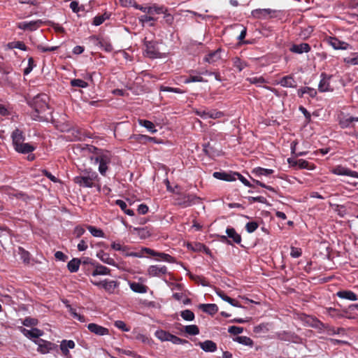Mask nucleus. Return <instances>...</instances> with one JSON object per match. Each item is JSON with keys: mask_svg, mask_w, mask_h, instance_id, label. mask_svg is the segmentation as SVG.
Listing matches in <instances>:
<instances>
[{"mask_svg": "<svg viewBox=\"0 0 358 358\" xmlns=\"http://www.w3.org/2000/svg\"><path fill=\"white\" fill-rule=\"evenodd\" d=\"M85 153L92 154L89 158L94 164H99V172L103 176H105L108 169V166L111 163L112 155L106 150L99 149L94 145H85L82 148Z\"/></svg>", "mask_w": 358, "mask_h": 358, "instance_id": "f257e3e1", "label": "nucleus"}, {"mask_svg": "<svg viewBox=\"0 0 358 358\" xmlns=\"http://www.w3.org/2000/svg\"><path fill=\"white\" fill-rule=\"evenodd\" d=\"M48 97L46 94H38L27 101L33 109L30 113L31 118L35 121H48L51 113L48 104Z\"/></svg>", "mask_w": 358, "mask_h": 358, "instance_id": "f03ea898", "label": "nucleus"}, {"mask_svg": "<svg viewBox=\"0 0 358 358\" xmlns=\"http://www.w3.org/2000/svg\"><path fill=\"white\" fill-rule=\"evenodd\" d=\"M99 179L96 172L91 169H85L82 171L81 175L74 178V182L83 187H95V181Z\"/></svg>", "mask_w": 358, "mask_h": 358, "instance_id": "7ed1b4c3", "label": "nucleus"}, {"mask_svg": "<svg viewBox=\"0 0 358 358\" xmlns=\"http://www.w3.org/2000/svg\"><path fill=\"white\" fill-rule=\"evenodd\" d=\"M144 45L145 47V54L149 58H157L159 57V52L157 48V43L148 37L144 38Z\"/></svg>", "mask_w": 358, "mask_h": 358, "instance_id": "20e7f679", "label": "nucleus"}, {"mask_svg": "<svg viewBox=\"0 0 358 358\" xmlns=\"http://www.w3.org/2000/svg\"><path fill=\"white\" fill-rule=\"evenodd\" d=\"M278 12V10L271 8H258L252 10L251 15L254 18L256 19L266 20L268 18L277 17L276 14Z\"/></svg>", "mask_w": 358, "mask_h": 358, "instance_id": "39448f33", "label": "nucleus"}, {"mask_svg": "<svg viewBox=\"0 0 358 358\" xmlns=\"http://www.w3.org/2000/svg\"><path fill=\"white\" fill-rule=\"evenodd\" d=\"M276 337L282 341L294 343L296 344L302 343V338L294 333L286 331H282L276 334Z\"/></svg>", "mask_w": 358, "mask_h": 358, "instance_id": "423d86ee", "label": "nucleus"}, {"mask_svg": "<svg viewBox=\"0 0 358 358\" xmlns=\"http://www.w3.org/2000/svg\"><path fill=\"white\" fill-rule=\"evenodd\" d=\"M34 342L38 345L37 351L41 354L49 353L57 347L55 343L43 339H36Z\"/></svg>", "mask_w": 358, "mask_h": 358, "instance_id": "0eeeda50", "label": "nucleus"}, {"mask_svg": "<svg viewBox=\"0 0 358 358\" xmlns=\"http://www.w3.org/2000/svg\"><path fill=\"white\" fill-rule=\"evenodd\" d=\"M167 273L168 268L164 265H151L147 270V274L150 277H161Z\"/></svg>", "mask_w": 358, "mask_h": 358, "instance_id": "6e6552de", "label": "nucleus"}, {"mask_svg": "<svg viewBox=\"0 0 358 358\" xmlns=\"http://www.w3.org/2000/svg\"><path fill=\"white\" fill-rule=\"evenodd\" d=\"M134 7L138 10L143 11V13H146L148 14H161L162 13H165L166 11V8L164 6H159L156 4H154L152 6L145 7L137 3H134Z\"/></svg>", "mask_w": 358, "mask_h": 358, "instance_id": "1a4fd4ad", "label": "nucleus"}, {"mask_svg": "<svg viewBox=\"0 0 358 358\" xmlns=\"http://www.w3.org/2000/svg\"><path fill=\"white\" fill-rule=\"evenodd\" d=\"M43 22L41 20H33L30 22H19L17 25V28L22 30H28L30 31H33L38 29L42 24Z\"/></svg>", "mask_w": 358, "mask_h": 358, "instance_id": "9d476101", "label": "nucleus"}, {"mask_svg": "<svg viewBox=\"0 0 358 358\" xmlns=\"http://www.w3.org/2000/svg\"><path fill=\"white\" fill-rule=\"evenodd\" d=\"M331 172L338 176H347L352 178H358V172L352 171L350 169L343 166H337L334 168Z\"/></svg>", "mask_w": 358, "mask_h": 358, "instance_id": "9b49d317", "label": "nucleus"}, {"mask_svg": "<svg viewBox=\"0 0 358 358\" xmlns=\"http://www.w3.org/2000/svg\"><path fill=\"white\" fill-rule=\"evenodd\" d=\"M327 41L335 50H348L350 47L348 43L340 41L335 37H329L327 38Z\"/></svg>", "mask_w": 358, "mask_h": 358, "instance_id": "f8f14e48", "label": "nucleus"}, {"mask_svg": "<svg viewBox=\"0 0 358 358\" xmlns=\"http://www.w3.org/2000/svg\"><path fill=\"white\" fill-rule=\"evenodd\" d=\"M111 248L114 250L122 252V253L124 255L128 256V257H142L141 255H139L137 252H128V250H129L128 246L122 245L120 243L113 242L111 243Z\"/></svg>", "mask_w": 358, "mask_h": 358, "instance_id": "ddd939ff", "label": "nucleus"}, {"mask_svg": "<svg viewBox=\"0 0 358 358\" xmlns=\"http://www.w3.org/2000/svg\"><path fill=\"white\" fill-rule=\"evenodd\" d=\"M20 331L24 336L30 339H40L39 337L43 335V331L37 328H32L31 329L29 330L25 328L20 327Z\"/></svg>", "mask_w": 358, "mask_h": 358, "instance_id": "4468645a", "label": "nucleus"}, {"mask_svg": "<svg viewBox=\"0 0 358 358\" xmlns=\"http://www.w3.org/2000/svg\"><path fill=\"white\" fill-rule=\"evenodd\" d=\"M88 330L97 336L109 335L108 329L95 323H90L87 325Z\"/></svg>", "mask_w": 358, "mask_h": 358, "instance_id": "2eb2a0df", "label": "nucleus"}, {"mask_svg": "<svg viewBox=\"0 0 358 358\" xmlns=\"http://www.w3.org/2000/svg\"><path fill=\"white\" fill-rule=\"evenodd\" d=\"M222 49L218 48L217 50L209 52L203 59L204 62L208 64H214L221 59Z\"/></svg>", "mask_w": 358, "mask_h": 358, "instance_id": "dca6fc26", "label": "nucleus"}, {"mask_svg": "<svg viewBox=\"0 0 358 358\" xmlns=\"http://www.w3.org/2000/svg\"><path fill=\"white\" fill-rule=\"evenodd\" d=\"M336 296L340 299L352 301L358 300L357 295L351 290H340L336 293Z\"/></svg>", "mask_w": 358, "mask_h": 358, "instance_id": "f3484780", "label": "nucleus"}, {"mask_svg": "<svg viewBox=\"0 0 358 358\" xmlns=\"http://www.w3.org/2000/svg\"><path fill=\"white\" fill-rule=\"evenodd\" d=\"M278 84L280 85L283 87H291L294 88L296 87V82L294 80L293 76L289 75L282 77L278 82Z\"/></svg>", "mask_w": 358, "mask_h": 358, "instance_id": "a211bd4d", "label": "nucleus"}, {"mask_svg": "<svg viewBox=\"0 0 358 358\" xmlns=\"http://www.w3.org/2000/svg\"><path fill=\"white\" fill-rule=\"evenodd\" d=\"M289 50L294 53L302 54L303 52H310V46L309 45V44L306 43H302L300 44H294L290 47Z\"/></svg>", "mask_w": 358, "mask_h": 358, "instance_id": "6ab92c4d", "label": "nucleus"}, {"mask_svg": "<svg viewBox=\"0 0 358 358\" xmlns=\"http://www.w3.org/2000/svg\"><path fill=\"white\" fill-rule=\"evenodd\" d=\"M321 80L318 85V90L321 92H328L331 90L329 85L330 77H327L325 73L321 74Z\"/></svg>", "mask_w": 358, "mask_h": 358, "instance_id": "aec40b11", "label": "nucleus"}, {"mask_svg": "<svg viewBox=\"0 0 358 358\" xmlns=\"http://www.w3.org/2000/svg\"><path fill=\"white\" fill-rule=\"evenodd\" d=\"M199 345L204 352H214L217 350L216 343L210 340L200 342L199 343Z\"/></svg>", "mask_w": 358, "mask_h": 358, "instance_id": "412c9836", "label": "nucleus"}, {"mask_svg": "<svg viewBox=\"0 0 358 358\" xmlns=\"http://www.w3.org/2000/svg\"><path fill=\"white\" fill-rule=\"evenodd\" d=\"M199 308L204 313L213 315L218 311V308L215 303H203L199 306Z\"/></svg>", "mask_w": 358, "mask_h": 358, "instance_id": "4be33fe9", "label": "nucleus"}, {"mask_svg": "<svg viewBox=\"0 0 358 358\" xmlns=\"http://www.w3.org/2000/svg\"><path fill=\"white\" fill-rule=\"evenodd\" d=\"M15 150L20 153L27 154L33 152L35 147L27 143H21L15 147Z\"/></svg>", "mask_w": 358, "mask_h": 358, "instance_id": "5701e85b", "label": "nucleus"}, {"mask_svg": "<svg viewBox=\"0 0 358 358\" xmlns=\"http://www.w3.org/2000/svg\"><path fill=\"white\" fill-rule=\"evenodd\" d=\"M59 347L63 355L66 356L69 353V350L75 348V343L71 340H63Z\"/></svg>", "mask_w": 358, "mask_h": 358, "instance_id": "b1692460", "label": "nucleus"}, {"mask_svg": "<svg viewBox=\"0 0 358 358\" xmlns=\"http://www.w3.org/2000/svg\"><path fill=\"white\" fill-rule=\"evenodd\" d=\"M14 148L18 144L22 143L24 140L23 132L18 129H15L11 135Z\"/></svg>", "mask_w": 358, "mask_h": 358, "instance_id": "393cba45", "label": "nucleus"}, {"mask_svg": "<svg viewBox=\"0 0 358 358\" xmlns=\"http://www.w3.org/2000/svg\"><path fill=\"white\" fill-rule=\"evenodd\" d=\"M102 288L109 293H113L117 287L118 283L115 280H104L101 281Z\"/></svg>", "mask_w": 358, "mask_h": 358, "instance_id": "a878e982", "label": "nucleus"}, {"mask_svg": "<svg viewBox=\"0 0 358 358\" xmlns=\"http://www.w3.org/2000/svg\"><path fill=\"white\" fill-rule=\"evenodd\" d=\"M131 289L136 293L144 294L148 291V287L139 282H129Z\"/></svg>", "mask_w": 358, "mask_h": 358, "instance_id": "bb28decb", "label": "nucleus"}, {"mask_svg": "<svg viewBox=\"0 0 358 358\" xmlns=\"http://www.w3.org/2000/svg\"><path fill=\"white\" fill-rule=\"evenodd\" d=\"M97 257L103 263L111 266H116L115 261L108 253L100 252L97 253Z\"/></svg>", "mask_w": 358, "mask_h": 358, "instance_id": "cd10ccee", "label": "nucleus"}, {"mask_svg": "<svg viewBox=\"0 0 358 358\" xmlns=\"http://www.w3.org/2000/svg\"><path fill=\"white\" fill-rule=\"evenodd\" d=\"M110 274V269L103 265L98 264L95 266L94 271L92 273V276L96 275H106Z\"/></svg>", "mask_w": 358, "mask_h": 358, "instance_id": "c85d7f7f", "label": "nucleus"}, {"mask_svg": "<svg viewBox=\"0 0 358 358\" xmlns=\"http://www.w3.org/2000/svg\"><path fill=\"white\" fill-rule=\"evenodd\" d=\"M213 177L222 180L233 181L236 180V178L233 174L227 173L225 172H214L213 174Z\"/></svg>", "mask_w": 358, "mask_h": 358, "instance_id": "c756f323", "label": "nucleus"}, {"mask_svg": "<svg viewBox=\"0 0 358 358\" xmlns=\"http://www.w3.org/2000/svg\"><path fill=\"white\" fill-rule=\"evenodd\" d=\"M233 341L241 345L249 346L251 348L254 345L253 341L250 338L245 336H236L233 338Z\"/></svg>", "mask_w": 358, "mask_h": 358, "instance_id": "7c9ffc66", "label": "nucleus"}, {"mask_svg": "<svg viewBox=\"0 0 358 358\" xmlns=\"http://www.w3.org/2000/svg\"><path fill=\"white\" fill-rule=\"evenodd\" d=\"M226 233L229 238H231L236 243H240L241 242V236L235 231L232 227H228L226 229Z\"/></svg>", "mask_w": 358, "mask_h": 358, "instance_id": "2f4dec72", "label": "nucleus"}, {"mask_svg": "<svg viewBox=\"0 0 358 358\" xmlns=\"http://www.w3.org/2000/svg\"><path fill=\"white\" fill-rule=\"evenodd\" d=\"M138 124L141 126L146 128L148 131L152 134H155L157 131L155 124L151 121L146 120H138Z\"/></svg>", "mask_w": 358, "mask_h": 358, "instance_id": "473e14b6", "label": "nucleus"}, {"mask_svg": "<svg viewBox=\"0 0 358 358\" xmlns=\"http://www.w3.org/2000/svg\"><path fill=\"white\" fill-rule=\"evenodd\" d=\"M216 293L222 300L228 302L231 306H235V307H241V306L239 305V303L237 301L228 296L222 291L219 290V291H217Z\"/></svg>", "mask_w": 358, "mask_h": 358, "instance_id": "72a5a7b5", "label": "nucleus"}, {"mask_svg": "<svg viewBox=\"0 0 358 358\" xmlns=\"http://www.w3.org/2000/svg\"><path fill=\"white\" fill-rule=\"evenodd\" d=\"M297 94L300 97H302L304 94H308L310 97H315L317 95V91L314 88L305 87L300 88Z\"/></svg>", "mask_w": 358, "mask_h": 358, "instance_id": "f704fd0d", "label": "nucleus"}, {"mask_svg": "<svg viewBox=\"0 0 358 358\" xmlns=\"http://www.w3.org/2000/svg\"><path fill=\"white\" fill-rule=\"evenodd\" d=\"M80 260L77 258H73L67 264L69 271L71 273L77 272L79 269Z\"/></svg>", "mask_w": 358, "mask_h": 358, "instance_id": "c9c22d12", "label": "nucleus"}, {"mask_svg": "<svg viewBox=\"0 0 358 358\" xmlns=\"http://www.w3.org/2000/svg\"><path fill=\"white\" fill-rule=\"evenodd\" d=\"M252 173L256 176H267L272 174L273 173V170L270 169L257 167L253 169Z\"/></svg>", "mask_w": 358, "mask_h": 358, "instance_id": "e433bc0d", "label": "nucleus"}, {"mask_svg": "<svg viewBox=\"0 0 358 358\" xmlns=\"http://www.w3.org/2000/svg\"><path fill=\"white\" fill-rule=\"evenodd\" d=\"M246 80L250 83L255 85L257 87H262L263 84L267 83V81L262 76L248 78Z\"/></svg>", "mask_w": 358, "mask_h": 358, "instance_id": "4c0bfd02", "label": "nucleus"}, {"mask_svg": "<svg viewBox=\"0 0 358 358\" xmlns=\"http://www.w3.org/2000/svg\"><path fill=\"white\" fill-rule=\"evenodd\" d=\"M87 229L89 230L90 234L94 237H98V238L104 237V233L100 229H98V228L91 226V225L87 226Z\"/></svg>", "mask_w": 358, "mask_h": 358, "instance_id": "58836bf2", "label": "nucleus"}, {"mask_svg": "<svg viewBox=\"0 0 358 358\" xmlns=\"http://www.w3.org/2000/svg\"><path fill=\"white\" fill-rule=\"evenodd\" d=\"M155 335L159 340L162 341H169L171 334L166 331L159 329L155 331Z\"/></svg>", "mask_w": 358, "mask_h": 358, "instance_id": "ea45409f", "label": "nucleus"}, {"mask_svg": "<svg viewBox=\"0 0 358 358\" xmlns=\"http://www.w3.org/2000/svg\"><path fill=\"white\" fill-rule=\"evenodd\" d=\"M185 331L191 336H196L199 334V329L196 325L191 324L185 327Z\"/></svg>", "mask_w": 358, "mask_h": 358, "instance_id": "a19ab883", "label": "nucleus"}, {"mask_svg": "<svg viewBox=\"0 0 358 358\" xmlns=\"http://www.w3.org/2000/svg\"><path fill=\"white\" fill-rule=\"evenodd\" d=\"M180 316L186 321H192L194 320V313L188 309L181 311Z\"/></svg>", "mask_w": 358, "mask_h": 358, "instance_id": "79ce46f5", "label": "nucleus"}, {"mask_svg": "<svg viewBox=\"0 0 358 358\" xmlns=\"http://www.w3.org/2000/svg\"><path fill=\"white\" fill-rule=\"evenodd\" d=\"M71 85L72 87H77L80 88H86L88 87V83L81 79H73L71 80Z\"/></svg>", "mask_w": 358, "mask_h": 358, "instance_id": "37998d69", "label": "nucleus"}, {"mask_svg": "<svg viewBox=\"0 0 358 358\" xmlns=\"http://www.w3.org/2000/svg\"><path fill=\"white\" fill-rule=\"evenodd\" d=\"M109 18V15L106 13H104L101 15H97L94 17L93 20V25L94 26H99L101 24L106 20Z\"/></svg>", "mask_w": 358, "mask_h": 358, "instance_id": "c03bdc74", "label": "nucleus"}, {"mask_svg": "<svg viewBox=\"0 0 358 358\" xmlns=\"http://www.w3.org/2000/svg\"><path fill=\"white\" fill-rule=\"evenodd\" d=\"M8 46L10 49L16 48V49H19V50H27V46L22 41H13V42L9 43L8 44Z\"/></svg>", "mask_w": 358, "mask_h": 358, "instance_id": "a18cd8bd", "label": "nucleus"}, {"mask_svg": "<svg viewBox=\"0 0 358 358\" xmlns=\"http://www.w3.org/2000/svg\"><path fill=\"white\" fill-rule=\"evenodd\" d=\"M344 62L350 65H358V53H353L351 56L345 57Z\"/></svg>", "mask_w": 358, "mask_h": 358, "instance_id": "49530a36", "label": "nucleus"}, {"mask_svg": "<svg viewBox=\"0 0 358 358\" xmlns=\"http://www.w3.org/2000/svg\"><path fill=\"white\" fill-rule=\"evenodd\" d=\"M157 257H160L163 261L169 263L176 262L175 258L166 253L157 252Z\"/></svg>", "mask_w": 358, "mask_h": 358, "instance_id": "de8ad7c7", "label": "nucleus"}, {"mask_svg": "<svg viewBox=\"0 0 358 358\" xmlns=\"http://www.w3.org/2000/svg\"><path fill=\"white\" fill-rule=\"evenodd\" d=\"M169 341H171L172 343L176 345H180V344H185L187 343L188 341L187 340L182 339L175 335H173L171 334L169 336Z\"/></svg>", "mask_w": 358, "mask_h": 358, "instance_id": "09e8293b", "label": "nucleus"}, {"mask_svg": "<svg viewBox=\"0 0 358 358\" xmlns=\"http://www.w3.org/2000/svg\"><path fill=\"white\" fill-rule=\"evenodd\" d=\"M224 116V113L222 111H218L217 110H209L208 111V118L211 119H219Z\"/></svg>", "mask_w": 358, "mask_h": 358, "instance_id": "8fccbe9b", "label": "nucleus"}, {"mask_svg": "<svg viewBox=\"0 0 358 358\" xmlns=\"http://www.w3.org/2000/svg\"><path fill=\"white\" fill-rule=\"evenodd\" d=\"M114 325L117 329L124 331L128 332L130 331V328L127 326L124 322L122 320H117L115 322Z\"/></svg>", "mask_w": 358, "mask_h": 358, "instance_id": "3c124183", "label": "nucleus"}, {"mask_svg": "<svg viewBox=\"0 0 358 358\" xmlns=\"http://www.w3.org/2000/svg\"><path fill=\"white\" fill-rule=\"evenodd\" d=\"M22 324L26 327H34L38 324V320L32 317H26L22 321Z\"/></svg>", "mask_w": 358, "mask_h": 358, "instance_id": "603ef678", "label": "nucleus"}, {"mask_svg": "<svg viewBox=\"0 0 358 358\" xmlns=\"http://www.w3.org/2000/svg\"><path fill=\"white\" fill-rule=\"evenodd\" d=\"M35 66L34 60L32 57H29L28 59V64L27 66L24 69V74L28 75L33 70Z\"/></svg>", "mask_w": 358, "mask_h": 358, "instance_id": "864d4df0", "label": "nucleus"}, {"mask_svg": "<svg viewBox=\"0 0 358 358\" xmlns=\"http://www.w3.org/2000/svg\"><path fill=\"white\" fill-rule=\"evenodd\" d=\"M208 111H209V110H208L206 108H199V109L195 110L194 112L198 116L206 120V119L208 118Z\"/></svg>", "mask_w": 358, "mask_h": 358, "instance_id": "5fc2aeb1", "label": "nucleus"}, {"mask_svg": "<svg viewBox=\"0 0 358 358\" xmlns=\"http://www.w3.org/2000/svg\"><path fill=\"white\" fill-rule=\"evenodd\" d=\"M234 66L236 67L239 71H241L245 66V62L241 61L239 58H235L234 60Z\"/></svg>", "mask_w": 358, "mask_h": 358, "instance_id": "6e6d98bb", "label": "nucleus"}, {"mask_svg": "<svg viewBox=\"0 0 358 358\" xmlns=\"http://www.w3.org/2000/svg\"><path fill=\"white\" fill-rule=\"evenodd\" d=\"M296 164L298 165L301 169H306L309 170L313 169V168L310 166L309 163L306 160L302 159L297 160Z\"/></svg>", "mask_w": 358, "mask_h": 358, "instance_id": "4d7b16f0", "label": "nucleus"}, {"mask_svg": "<svg viewBox=\"0 0 358 358\" xmlns=\"http://www.w3.org/2000/svg\"><path fill=\"white\" fill-rule=\"evenodd\" d=\"M243 331V328L241 327L231 326L228 329V332L234 335H238L241 334Z\"/></svg>", "mask_w": 358, "mask_h": 358, "instance_id": "13d9d810", "label": "nucleus"}, {"mask_svg": "<svg viewBox=\"0 0 358 358\" xmlns=\"http://www.w3.org/2000/svg\"><path fill=\"white\" fill-rule=\"evenodd\" d=\"M206 80L200 76H190L185 80V83H190L194 82H205Z\"/></svg>", "mask_w": 358, "mask_h": 358, "instance_id": "bf43d9fd", "label": "nucleus"}, {"mask_svg": "<svg viewBox=\"0 0 358 358\" xmlns=\"http://www.w3.org/2000/svg\"><path fill=\"white\" fill-rule=\"evenodd\" d=\"M120 354L130 357L131 358H139V357L134 352L129 350L117 349Z\"/></svg>", "mask_w": 358, "mask_h": 358, "instance_id": "052dcab7", "label": "nucleus"}, {"mask_svg": "<svg viewBox=\"0 0 358 358\" xmlns=\"http://www.w3.org/2000/svg\"><path fill=\"white\" fill-rule=\"evenodd\" d=\"M258 227V224L256 222H248L245 225L246 231L248 233L254 232Z\"/></svg>", "mask_w": 358, "mask_h": 358, "instance_id": "680f3d73", "label": "nucleus"}, {"mask_svg": "<svg viewBox=\"0 0 358 358\" xmlns=\"http://www.w3.org/2000/svg\"><path fill=\"white\" fill-rule=\"evenodd\" d=\"M138 20L141 23V24L143 26H144L145 23L149 22L155 21L156 19L154 18L153 17L143 15L138 17Z\"/></svg>", "mask_w": 358, "mask_h": 358, "instance_id": "e2e57ef3", "label": "nucleus"}, {"mask_svg": "<svg viewBox=\"0 0 358 358\" xmlns=\"http://www.w3.org/2000/svg\"><path fill=\"white\" fill-rule=\"evenodd\" d=\"M301 254H302V251H301V248L291 247L290 255L292 257L298 258L301 255Z\"/></svg>", "mask_w": 358, "mask_h": 358, "instance_id": "0e129e2a", "label": "nucleus"}, {"mask_svg": "<svg viewBox=\"0 0 358 358\" xmlns=\"http://www.w3.org/2000/svg\"><path fill=\"white\" fill-rule=\"evenodd\" d=\"M19 251H20L19 253L20 255L21 259L24 262H28L29 261V252L27 251L24 250L22 248H19Z\"/></svg>", "mask_w": 358, "mask_h": 358, "instance_id": "69168bd1", "label": "nucleus"}, {"mask_svg": "<svg viewBox=\"0 0 358 358\" xmlns=\"http://www.w3.org/2000/svg\"><path fill=\"white\" fill-rule=\"evenodd\" d=\"M137 140H138L140 141H144V142L149 141V142L156 143L155 137H150V136H148L146 135H143V134L138 135V136L137 137Z\"/></svg>", "mask_w": 358, "mask_h": 358, "instance_id": "338daca9", "label": "nucleus"}, {"mask_svg": "<svg viewBox=\"0 0 358 358\" xmlns=\"http://www.w3.org/2000/svg\"><path fill=\"white\" fill-rule=\"evenodd\" d=\"M58 48L57 46L45 47L42 45L37 46V49L43 52L55 51Z\"/></svg>", "mask_w": 358, "mask_h": 358, "instance_id": "774afa93", "label": "nucleus"}]
</instances>
